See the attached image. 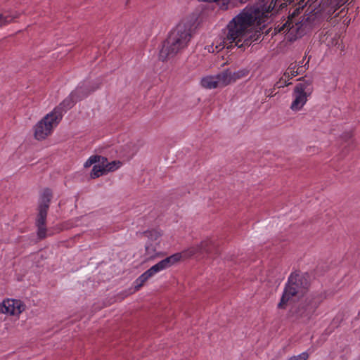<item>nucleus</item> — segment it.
<instances>
[{"instance_id":"f257e3e1","label":"nucleus","mask_w":360,"mask_h":360,"mask_svg":"<svg viewBox=\"0 0 360 360\" xmlns=\"http://www.w3.org/2000/svg\"><path fill=\"white\" fill-rule=\"evenodd\" d=\"M257 8H245L242 11L234 17L228 24V34L224 38L223 43L224 48L231 50L237 46L238 49L245 50V47L250 46L252 44L251 37L245 34V30L253 25L260 26L265 23L262 20H259L258 15L255 16Z\"/></svg>"},{"instance_id":"f03ea898","label":"nucleus","mask_w":360,"mask_h":360,"mask_svg":"<svg viewBox=\"0 0 360 360\" xmlns=\"http://www.w3.org/2000/svg\"><path fill=\"white\" fill-rule=\"evenodd\" d=\"M191 27L190 22H181L169 32L167 39L162 41L160 50V60L165 61L172 58L187 47L192 37Z\"/></svg>"},{"instance_id":"7ed1b4c3","label":"nucleus","mask_w":360,"mask_h":360,"mask_svg":"<svg viewBox=\"0 0 360 360\" xmlns=\"http://www.w3.org/2000/svg\"><path fill=\"white\" fill-rule=\"evenodd\" d=\"M311 276L309 273L292 272L288 278L281 296L278 304V309H285L287 303L299 294L305 293L310 286Z\"/></svg>"},{"instance_id":"20e7f679","label":"nucleus","mask_w":360,"mask_h":360,"mask_svg":"<svg viewBox=\"0 0 360 360\" xmlns=\"http://www.w3.org/2000/svg\"><path fill=\"white\" fill-rule=\"evenodd\" d=\"M326 297V292H312L297 305L293 306L288 312V316L294 321L308 322Z\"/></svg>"},{"instance_id":"39448f33","label":"nucleus","mask_w":360,"mask_h":360,"mask_svg":"<svg viewBox=\"0 0 360 360\" xmlns=\"http://www.w3.org/2000/svg\"><path fill=\"white\" fill-rule=\"evenodd\" d=\"M53 198L51 189L46 188L43 190L42 193L39 196V204L37 207V216L35 224L37 227V236L40 239L46 237V217L50 203Z\"/></svg>"},{"instance_id":"423d86ee","label":"nucleus","mask_w":360,"mask_h":360,"mask_svg":"<svg viewBox=\"0 0 360 360\" xmlns=\"http://www.w3.org/2000/svg\"><path fill=\"white\" fill-rule=\"evenodd\" d=\"M306 77L305 76L299 78L297 80L300 82L295 86L292 94L295 98L290 105V109L293 111L301 110L306 103L307 97L313 92V80Z\"/></svg>"},{"instance_id":"0eeeda50","label":"nucleus","mask_w":360,"mask_h":360,"mask_svg":"<svg viewBox=\"0 0 360 360\" xmlns=\"http://www.w3.org/2000/svg\"><path fill=\"white\" fill-rule=\"evenodd\" d=\"M304 6H299L298 7L293 9L292 12L289 11V15L288 17V20L285 21L284 24H283L280 27H278V32H288L289 41H295L298 37L297 35L299 27H295V25H298L302 21H309V17L303 16V19L301 21H296L295 18L300 15L301 11L303 10Z\"/></svg>"},{"instance_id":"6e6552de","label":"nucleus","mask_w":360,"mask_h":360,"mask_svg":"<svg viewBox=\"0 0 360 360\" xmlns=\"http://www.w3.org/2000/svg\"><path fill=\"white\" fill-rule=\"evenodd\" d=\"M281 3V0H271L270 4L268 5L266 0H257L255 4L252 5H248L245 8H258V13L257 12L255 16L258 15L259 20H262L266 22L269 19V14L272 11L278 12L281 9L279 6Z\"/></svg>"},{"instance_id":"1a4fd4ad","label":"nucleus","mask_w":360,"mask_h":360,"mask_svg":"<svg viewBox=\"0 0 360 360\" xmlns=\"http://www.w3.org/2000/svg\"><path fill=\"white\" fill-rule=\"evenodd\" d=\"M59 120H55L54 115L50 112L43 117L34 126V137L37 140L45 139L58 124Z\"/></svg>"},{"instance_id":"9d476101","label":"nucleus","mask_w":360,"mask_h":360,"mask_svg":"<svg viewBox=\"0 0 360 360\" xmlns=\"http://www.w3.org/2000/svg\"><path fill=\"white\" fill-rule=\"evenodd\" d=\"M77 101L78 100H76L75 96H72L71 92L67 98L51 112L54 115L55 120H57L60 122L63 114L71 109Z\"/></svg>"},{"instance_id":"9b49d317","label":"nucleus","mask_w":360,"mask_h":360,"mask_svg":"<svg viewBox=\"0 0 360 360\" xmlns=\"http://www.w3.org/2000/svg\"><path fill=\"white\" fill-rule=\"evenodd\" d=\"M98 88L99 84L98 83L91 84L84 82L72 91V96H75L76 100L81 101Z\"/></svg>"},{"instance_id":"f8f14e48","label":"nucleus","mask_w":360,"mask_h":360,"mask_svg":"<svg viewBox=\"0 0 360 360\" xmlns=\"http://www.w3.org/2000/svg\"><path fill=\"white\" fill-rule=\"evenodd\" d=\"M218 252L219 250L217 244L210 239L202 241L198 245L191 250V253L192 255L197 253L216 255L218 254Z\"/></svg>"},{"instance_id":"ddd939ff","label":"nucleus","mask_w":360,"mask_h":360,"mask_svg":"<svg viewBox=\"0 0 360 360\" xmlns=\"http://www.w3.org/2000/svg\"><path fill=\"white\" fill-rule=\"evenodd\" d=\"M141 141H130L122 146V151L127 158H131L141 146Z\"/></svg>"},{"instance_id":"4468645a","label":"nucleus","mask_w":360,"mask_h":360,"mask_svg":"<svg viewBox=\"0 0 360 360\" xmlns=\"http://www.w3.org/2000/svg\"><path fill=\"white\" fill-rule=\"evenodd\" d=\"M220 87H224L232 83L231 71L226 69L215 75Z\"/></svg>"},{"instance_id":"2eb2a0df","label":"nucleus","mask_w":360,"mask_h":360,"mask_svg":"<svg viewBox=\"0 0 360 360\" xmlns=\"http://www.w3.org/2000/svg\"><path fill=\"white\" fill-rule=\"evenodd\" d=\"M202 87L207 89H217L220 87L215 75L206 76L200 81Z\"/></svg>"},{"instance_id":"dca6fc26","label":"nucleus","mask_w":360,"mask_h":360,"mask_svg":"<svg viewBox=\"0 0 360 360\" xmlns=\"http://www.w3.org/2000/svg\"><path fill=\"white\" fill-rule=\"evenodd\" d=\"M181 258V253H175L160 261L163 269H167L179 262Z\"/></svg>"},{"instance_id":"f3484780","label":"nucleus","mask_w":360,"mask_h":360,"mask_svg":"<svg viewBox=\"0 0 360 360\" xmlns=\"http://www.w3.org/2000/svg\"><path fill=\"white\" fill-rule=\"evenodd\" d=\"M146 255L148 256V259L152 260L156 257H161L163 254L162 252L156 251V245L151 242H147L145 245Z\"/></svg>"},{"instance_id":"a211bd4d","label":"nucleus","mask_w":360,"mask_h":360,"mask_svg":"<svg viewBox=\"0 0 360 360\" xmlns=\"http://www.w3.org/2000/svg\"><path fill=\"white\" fill-rule=\"evenodd\" d=\"M0 311L3 314L15 315L13 305V299H7L0 303Z\"/></svg>"},{"instance_id":"6ab92c4d","label":"nucleus","mask_w":360,"mask_h":360,"mask_svg":"<svg viewBox=\"0 0 360 360\" xmlns=\"http://www.w3.org/2000/svg\"><path fill=\"white\" fill-rule=\"evenodd\" d=\"M107 162V158L101 155H92L84 163V167H89L92 165H96L98 163H106Z\"/></svg>"},{"instance_id":"aec40b11","label":"nucleus","mask_w":360,"mask_h":360,"mask_svg":"<svg viewBox=\"0 0 360 360\" xmlns=\"http://www.w3.org/2000/svg\"><path fill=\"white\" fill-rule=\"evenodd\" d=\"M104 164L98 163L93 166L91 172L90 173V176L91 179L98 178L105 174Z\"/></svg>"},{"instance_id":"412c9836","label":"nucleus","mask_w":360,"mask_h":360,"mask_svg":"<svg viewBox=\"0 0 360 360\" xmlns=\"http://www.w3.org/2000/svg\"><path fill=\"white\" fill-rule=\"evenodd\" d=\"M264 27H265V23L262 24V25L259 26V30H256L254 32L251 31L248 27L245 30V34L251 37L252 41H257L260 38L262 34V28Z\"/></svg>"},{"instance_id":"4be33fe9","label":"nucleus","mask_w":360,"mask_h":360,"mask_svg":"<svg viewBox=\"0 0 360 360\" xmlns=\"http://www.w3.org/2000/svg\"><path fill=\"white\" fill-rule=\"evenodd\" d=\"M151 275L146 271L141 276H139L134 281V288L136 290H139L143 283L147 281L150 278H151Z\"/></svg>"},{"instance_id":"5701e85b","label":"nucleus","mask_w":360,"mask_h":360,"mask_svg":"<svg viewBox=\"0 0 360 360\" xmlns=\"http://www.w3.org/2000/svg\"><path fill=\"white\" fill-rule=\"evenodd\" d=\"M288 72L284 73V76L288 77V78H292V77H295L298 75L302 74V70H299V68L296 63H291L288 68Z\"/></svg>"},{"instance_id":"b1692460","label":"nucleus","mask_w":360,"mask_h":360,"mask_svg":"<svg viewBox=\"0 0 360 360\" xmlns=\"http://www.w3.org/2000/svg\"><path fill=\"white\" fill-rule=\"evenodd\" d=\"M143 235L148 238V242L151 243L156 241L161 236V233L155 229L146 231Z\"/></svg>"},{"instance_id":"393cba45","label":"nucleus","mask_w":360,"mask_h":360,"mask_svg":"<svg viewBox=\"0 0 360 360\" xmlns=\"http://www.w3.org/2000/svg\"><path fill=\"white\" fill-rule=\"evenodd\" d=\"M248 72H249V71L246 69L239 70L233 73L231 72L232 83L236 82V80H238L240 78H243V77L247 76Z\"/></svg>"},{"instance_id":"a878e982","label":"nucleus","mask_w":360,"mask_h":360,"mask_svg":"<svg viewBox=\"0 0 360 360\" xmlns=\"http://www.w3.org/2000/svg\"><path fill=\"white\" fill-rule=\"evenodd\" d=\"M13 305L15 311V315H19L25 309V304L19 300L13 299Z\"/></svg>"},{"instance_id":"bb28decb","label":"nucleus","mask_w":360,"mask_h":360,"mask_svg":"<svg viewBox=\"0 0 360 360\" xmlns=\"http://www.w3.org/2000/svg\"><path fill=\"white\" fill-rule=\"evenodd\" d=\"M164 270L160 262H158L156 264L152 266L147 271L151 275V276H154L155 274Z\"/></svg>"},{"instance_id":"cd10ccee","label":"nucleus","mask_w":360,"mask_h":360,"mask_svg":"<svg viewBox=\"0 0 360 360\" xmlns=\"http://www.w3.org/2000/svg\"><path fill=\"white\" fill-rule=\"evenodd\" d=\"M16 17L17 16L4 15L0 14V27L12 22Z\"/></svg>"},{"instance_id":"c85d7f7f","label":"nucleus","mask_w":360,"mask_h":360,"mask_svg":"<svg viewBox=\"0 0 360 360\" xmlns=\"http://www.w3.org/2000/svg\"><path fill=\"white\" fill-rule=\"evenodd\" d=\"M116 162L115 161H112V162H110V163H107V164H104V168H105V172H113L115 171V169H117L119 166H116Z\"/></svg>"},{"instance_id":"c756f323","label":"nucleus","mask_w":360,"mask_h":360,"mask_svg":"<svg viewBox=\"0 0 360 360\" xmlns=\"http://www.w3.org/2000/svg\"><path fill=\"white\" fill-rule=\"evenodd\" d=\"M309 358V354L307 352H304L297 356H293L288 359V360H307Z\"/></svg>"},{"instance_id":"7c9ffc66","label":"nucleus","mask_w":360,"mask_h":360,"mask_svg":"<svg viewBox=\"0 0 360 360\" xmlns=\"http://www.w3.org/2000/svg\"><path fill=\"white\" fill-rule=\"evenodd\" d=\"M291 84H292L291 82H287L286 81L283 82V79L281 78L280 80L274 84V89H276V88L280 89L281 87L289 86Z\"/></svg>"},{"instance_id":"2f4dec72","label":"nucleus","mask_w":360,"mask_h":360,"mask_svg":"<svg viewBox=\"0 0 360 360\" xmlns=\"http://www.w3.org/2000/svg\"><path fill=\"white\" fill-rule=\"evenodd\" d=\"M284 1L285 2L280 4L278 9L284 8L287 6L288 4H291L292 2L294 1V0H284Z\"/></svg>"},{"instance_id":"473e14b6","label":"nucleus","mask_w":360,"mask_h":360,"mask_svg":"<svg viewBox=\"0 0 360 360\" xmlns=\"http://www.w3.org/2000/svg\"><path fill=\"white\" fill-rule=\"evenodd\" d=\"M304 58L302 61L299 62V63L297 65V68H302V65H303V63H304Z\"/></svg>"},{"instance_id":"72a5a7b5","label":"nucleus","mask_w":360,"mask_h":360,"mask_svg":"<svg viewBox=\"0 0 360 360\" xmlns=\"http://www.w3.org/2000/svg\"><path fill=\"white\" fill-rule=\"evenodd\" d=\"M274 90H275L274 87L272 89H270V91H271V93H270L271 96H272V94H273Z\"/></svg>"},{"instance_id":"f704fd0d","label":"nucleus","mask_w":360,"mask_h":360,"mask_svg":"<svg viewBox=\"0 0 360 360\" xmlns=\"http://www.w3.org/2000/svg\"><path fill=\"white\" fill-rule=\"evenodd\" d=\"M308 64H309V61H308V62H307V63L304 65V66H306L307 65V66H309V65H308Z\"/></svg>"},{"instance_id":"c9c22d12","label":"nucleus","mask_w":360,"mask_h":360,"mask_svg":"<svg viewBox=\"0 0 360 360\" xmlns=\"http://www.w3.org/2000/svg\"><path fill=\"white\" fill-rule=\"evenodd\" d=\"M300 2H301V3H303V1H301ZM300 2L299 3V5H300V6H302V5H301V4H300Z\"/></svg>"},{"instance_id":"e433bc0d","label":"nucleus","mask_w":360,"mask_h":360,"mask_svg":"<svg viewBox=\"0 0 360 360\" xmlns=\"http://www.w3.org/2000/svg\"><path fill=\"white\" fill-rule=\"evenodd\" d=\"M341 1H342L343 0H340Z\"/></svg>"}]
</instances>
